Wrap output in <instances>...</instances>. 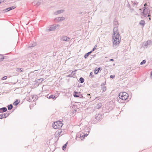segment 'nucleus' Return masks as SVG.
Listing matches in <instances>:
<instances>
[{
  "mask_svg": "<svg viewBox=\"0 0 152 152\" xmlns=\"http://www.w3.org/2000/svg\"><path fill=\"white\" fill-rule=\"evenodd\" d=\"M113 42L114 47L118 45L121 41V38L119 39L120 37L119 32L118 31L117 27H115L113 30Z\"/></svg>",
  "mask_w": 152,
  "mask_h": 152,
  "instance_id": "obj_1",
  "label": "nucleus"
},
{
  "mask_svg": "<svg viewBox=\"0 0 152 152\" xmlns=\"http://www.w3.org/2000/svg\"><path fill=\"white\" fill-rule=\"evenodd\" d=\"M118 96L119 99H118V102L121 103L123 102L122 101L121 102V101L125 100H126L129 97L128 94L126 92H121L118 95Z\"/></svg>",
  "mask_w": 152,
  "mask_h": 152,
  "instance_id": "obj_2",
  "label": "nucleus"
},
{
  "mask_svg": "<svg viewBox=\"0 0 152 152\" xmlns=\"http://www.w3.org/2000/svg\"><path fill=\"white\" fill-rule=\"evenodd\" d=\"M62 121H61V120L54 122L52 124V126L54 129H57L61 128L63 125L62 123Z\"/></svg>",
  "mask_w": 152,
  "mask_h": 152,
  "instance_id": "obj_3",
  "label": "nucleus"
},
{
  "mask_svg": "<svg viewBox=\"0 0 152 152\" xmlns=\"http://www.w3.org/2000/svg\"><path fill=\"white\" fill-rule=\"evenodd\" d=\"M149 13V8L147 7H144L143 12L142 13V15L149 17L150 16Z\"/></svg>",
  "mask_w": 152,
  "mask_h": 152,
  "instance_id": "obj_4",
  "label": "nucleus"
},
{
  "mask_svg": "<svg viewBox=\"0 0 152 152\" xmlns=\"http://www.w3.org/2000/svg\"><path fill=\"white\" fill-rule=\"evenodd\" d=\"M103 118V115L102 114L98 113L96 114L95 116V118L96 120L99 121L101 120Z\"/></svg>",
  "mask_w": 152,
  "mask_h": 152,
  "instance_id": "obj_5",
  "label": "nucleus"
},
{
  "mask_svg": "<svg viewBox=\"0 0 152 152\" xmlns=\"http://www.w3.org/2000/svg\"><path fill=\"white\" fill-rule=\"evenodd\" d=\"M88 134H84L83 135H81V134H78L76 135V137H80V138L81 139V140H83L84 139V138L87 137Z\"/></svg>",
  "mask_w": 152,
  "mask_h": 152,
  "instance_id": "obj_6",
  "label": "nucleus"
},
{
  "mask_svg": "<svg viewBox=\"0 0 152 152\" xmlns=\"http://www.w3.org/2000/svg\"><path fill=\"white\" fill-rule=\"evenodd\" d=\"M47 97L50 99H52L53 100L56 99V98L55 95H50L49 94L47 95Z\"/></svg>",
  "mask_w": 152,
  "mask_h": 152,
  "instance_id": "obj_7",
  "label": "nucleus"
},
{
  "mask_svg": "<svg viewBox=\"0 0 152 152\" xmlns=\"http://www.w3.org/2000/svg\"><path fill=\"white\" fill-rule=\"evenodd\" d=\"M15 8V6H13L12 7H8L4 10L3 11L4 12H7L10 10H13Z\"/></svg>",
  "mask_w": 152,
  "mask_h": 152,
  "instance_id": "obj_8",
  "label": "nucleus"
},
{
  "mask_svg": "<svg viewBox=\"0 0 152 152\" xmlns=\"http://www.w3.org/2000/svg\"><path fill=\"white\" fill-rule=\"evenodd\" d=\"M65 19V18L63 17H58L56 18L55 19V20L56 21V20H58V21H62L63 20H64Z\"/></svg>",
  "mask_w": 152,
  "mask_h": 152,
  "instance_id": "obj_9",
  "label": "nucleus"
},
{
  "mask_svg": "<svg viewBox=\"0 0 152 152\" xmlns=\"http://www.w3.org/2000/svg\"><path fill=\"white\" fill-rule=\"evenodd\" d=\"M70 39L69 37L66 36H63L61 38V39L64 41H68Z\"/></svg>",
  "mask_w": 152,
  "mask_h": 152,
  "instance_id": "obj_10",
  "label": "nucleus"
},
{
  "mask_svg": "<svg viewBox=\"0 0 152 152\" xmlns=\"http://www.w3.org/2000/svg\"><path fill=\"white\" fill-rule=\"evenodd\" d=\"M106 83H103L101 85L102 89V92L105 91L106 90V87L104 86L105 84Z\"/></svg>",
  "mask_w": 152,
  "mask_h": 152,
  "instance_id": "obj_11",
  "label": "nucleus"
},
{
  "mask_svg": "<svg viewBox=\"0 0 152 152\" xmlns=\"http://www.w3.org/2000/svg\"><path fill=\"white\" fill-rule=\"evenodd\" d=\"M64 12V10H58L57 11L54 12V14L55 15H58V14H60Z\"/></svg>",
  "mask_w": 152,
  "mask_h": 152,
  "instance_id": "obj_12",
  "label": "nucleus"
},
{
  "mask_svg": "<svg viewBox=\"0 0 152 152\" xmlns=\"http://www.w3.org/2000/svg\"><path fill=\"white\" fill-rule=\"evenodd\" d=\"M7 111V109L6 107H4L0 108V113H2L6 112Z\"/></svg>",
  "mask_w": 152,
  "mask_h": 152,
  "instance_id": "obj_13",
  "label": "nucleus"
},
{
  "mask_svg": "<svg viewBox=\"0 0 152 152\" xmlns=\"http://www.w3.org/2000/svg\"><path fill=\"white\" fill-rule=\"evenodd\" d=\"M102 69L101 67L96 68L94 70V73L95 74H97L99 71H101Z\"/></svg>",
  "mask_w": 152,
  "mask_h": 152,
  "instance_id": "obj_14",
  "label": "nucleus"
},
{
  "mask_svg": "<svg viewBox=\"0 0 152 152\" xmlns=\"http://www.w3.org/2000/svg\"><path fill=\"white\" fill-rule=\"evenodd\" d=\"M41 3V2L39 1H34L32 2V4L33 5H36L37 6H38L40 5Z\"/></svg>",
  "mask_w": 152,
  "mask_h": 152,
  "instance_id": "obj_15",
  "label": "nucleus"
},
{
  "mask_svg": "<svg viewBox=\"0 0 152 152\" xmlns=\"http://www.w3.org/2000/svg\"><path fill=\"white\" fill-rule=\"evenodd\" d=\"M152 43V42L151 40L147 41L146 42H145L144 45V46L145 47H147V46H148V45H150V44Z\"/></svg>",
  "mask_w": 152,
  "mask_h": 152,
  "instance_id": "obj_16",
  "label": "nucleus"
},
{
  "mask_svg": "<svg viewBox=\"0 0 152 152\" xmlns=\"http://www.w3.org/2000/svg\"><path fill=\"white\" fill-rule=\"evenodd\" d=\"M36 45V42H31L29 46V48L33 47Z\"/></svg>",
  "mask_w": 152,
  "mask_h": 152,
  "instance_id": "obj_17",
  "label": "nucleus"
},
{
  "mask_svg": "<svg viewBox=\"0 0 152 152\" xmlns=\"http://www.w3.org/2000/svg\"><path fill=\"white\" fill-rule=\"evenodd\" d=\"M56 26H54V25H53L51 26L50 28L48 30L49 31H52L56 29Z\"/></svg>",
  "mask_w": 152,
  "mask_h": 152,
  "instance_id": "obj_18",
  "label": "nucleus"
},
{
  "mask_svg": "<svg viewBox=\"0 0 152 152\" xmlns=\"http://www.w3.org/2000/svg\"><path fill=\"white\" fill-rule=\"evenodd\" d=\"M92 52L90 51L89 52H88L87 53H86L84 56V57L86 59L89 56V55L91 54Z\"/></svg>",
  "mask_w": 152,
  "mask_h": 152,
  "instance_id": "obj_19",
  "label": "nucleus"
},
{
  "mask_svg": "<svg viewBox=\"0 0 152 152\" xmlns=\"http://www.w3.org/2000/svg\"><path fill=\"white\" fill-rule=\"evenodd\" d=\"M68 144V142H67L65 144H64L62 147V149L63 150L65 151L66 149V147Z\"/></svg>",
  "mask_w": 152,
  "mask_h": 152,
  "instance_id": "obj_20",
  "label": "nucleus"
},
{
  "mask_svg": "<svg viewBox=\"0 0 152 152\" xmlns=\"http://www.w3.org/2000/svg\"><path fill=\"white\" fill-rule=\"evenodd\" d=\"M145 24V23L144 20H141L139 23V24L142 25L143 26H144Z\"/></svg>",
  "mask_w": 152,
  "mask_h": 152,
  "instance_id": "obj_21",
  "label": "nucleus"
},
{
  "mask_svg": "<svg viewBox=\"0 0 152 152\" xmlns=\"http://www.w3.org/2000/svg\"><path fill=\"white\" fill-rule=\"evenodd\" d=\"M84 81V79L83 77H80L79 79V81L81 83H83Z\"/></svg>",
  "mask_w": 152,
  "mask_h": 152,
  "instance_id": "obj_22",
  "label": "nucleus"
},
{
  "mask_svg": "<svg viewBox=\"0 0 152 152\" xmlns=\"http://www.w3.org/2000/svg\"><path fill=\"white\" fill-rule=\"evenodd\" d=\"M18 99H16L15 101L13 102V104L15 106L17 105L20 102V101L18 102Z\"/></svg>",
  "mask_w": 152,
  "mask_h": 152,
  "instance_id": "obj_23",
  "label": "nucleus"
},
{
  "mask_svg": "<svg viewBox=\"0 0 152 152\" xmlns=\"http://www.w3.org/2000/svg\"><path fill=\"white\" fill-rule=\"evenodd\" d=\"M16 71L17 72H23L24 71V69L23 68H17Z\"/></svg>",
  "mask_w": 152,
  "mask_h": 152,
  "instance_id": "obj_24",
  "label": "nucleus"
},
{
  "mask_svg": "<svg viewBox=\"0 0 152 152\" xmlns=\"http://www.w3.org/2000/svg\"><path fill=\"white\" fill-rule=\"evenodd\" d=\"M62 132L63 131L60 129L58 130L57 132H56V133L57 134L58 136H59L62 133Z\"/></svg>",
  "mask_w": 152,
  "mask_h": 152,
  "instance_id": "obj_25",
  "label": "nucleus"
},
{
  "mask_svg": "<svg viewBox=\"0 0 152 152\" xmlns=\"http://www.w3.org/2000/svg\"><path fill=\"white\" fill-rule=\"evenodd\" d=\"M7 107L8 110H11L13 106L12 104H10L7 105Z\"/></svg>",
  "mask_w": 152,
  "mask_h": 152,
  "instance_id": "obj_26",
  "label": "nucleus"
},
{
  "mask_svg": "<svg viewBox=\"0 0 152 152\" xmlns=\"http://www.w3.org/2000/svg\"><path fill=\"white\" fill-rule=\"evenodd\" d=\"M102 106V103H99L97 104V105L96 106V108L97 109H99Z\"/></svg>",
  "mask_w": 152,
  "mask_h": 152,
  "instance_id": "obj_27",
  "label": "nucleus"
},
{
  "mask_svg": "<svg viewBox=\"0 0 152 152\" xmlns=\"http://www.w3.org/2000/svg\"><path fill=\"white\" fill-rule=\"evenodd\" d=\"M10 113H4L3 114L4 116L3 117V118H5L7 117L9 115H10Z\"/></svg>",
  "mask_w": 152,
  "mask_h": 152,
  "instance_id": "obj_28",
  "label": "nucleus"
},
{
  "mask_svg": "<svg viewBox=\"0 0 152 152\" xmlns=\"http://www.w3.org/2000/svg\"><path fill=\"white\" fill-rule=\"evenodd\" d=\"M4 59V56L0 54V61H3Z\"/></svg>",
  "mask_w": 152,
  "mask_h": 152,
  "instance_id": "obj_29",
  "label": "nucleus"
},
{
  "mask_svg": "<svg viewBox=\"0 0 152 152\" xmlns=\"http://www.w3.org/2000/svg\"><path fill=\"white\" fill-rule=\"evenodd\" d=\"M79 94V93L76 91H74L73 93V95L74 96V97H77V96H77Z\"/></svg>",
  "mask_w": 152,
  "mask_h": 152,
  "instance_id": "obj_30",
  "label": "nucleus"
},
{
  "mask_svg": "<svg viewBox=\"0 0 152 152\" xmlns=\"http://www.w3.org/2000/svg\"><path fill=\"white\" fill-rule=\"evenodd\" d=\"M34 98V95L31 96L30 97H29V99L28 100V101L29 102L32 101V100Z\"/></svg>",
  "mask_w": 152,
  "mask_h": 152,
  "instance_id": "obj_31",
  "label": "nucleus"
},
{
  "mask_svg": "<svg viewBox=\"0 0 152 152\" xmlns=\"http://www.w3.org/2000/svg\"><path fill=\"white\" fill-rule=\"evenodd\" d=\"M77 96V97H79L80 98H83V96L82 95L80 94V93H79V94L77 96Z\"/></svg>",
  "mask_w": 152,
  "mask_h": 152,
  "instance_id": "obj_32",
  "label": "nucleus"
},
{
  "mask_svg": "<svg viewBox=\"0 0 152 152\" xmlns=\"http://www.w3.org/2000/svg\"><path fill=\"white\" fill-rule=\"evenodd\" d=\"M146 61L145 60H143L140 63V64L141 65H142L143 64H145L146 63Z\"/></svg>",
  "mask_w": 152,
  "mask_h": 152,
  "instance_id": "obj_33",
  "label": "nucleus"
},
{
  "mask_svg": "<svg viewBox=\"0 0 152 152\" xmlns=\"http://www.w3.org/2000/svg\"><path fill=\"white\" fill-rule=\"evenodd\" d=\"M89 76L91 78H93L94 77V76L93 75V73L92 72H91L90 73Z\"/></svg>",
  "mask_w": 152,
  "mask_h": 152,
  "instance_id": "obj_34",
  "label": "nucleus"
},
{
  "mask_svg": "<svg viewBox=\"0 0 152 152\" xmlns=\"http://www.w3.org/2000/svg\"><path fill=\"white\" fill-rule=\"evenodd\" d=\"M113 23L115 25L117 26L118 24V22L116 20H115L114 21Z\"/></svg>",
  "mask_w": 152,
  "mask_h": 152,
  "instance_id": "obj_35",
  "label": "nucleus"
},
{
  "mask_svg": "<svg viewBox=\"0 0 152 152\" xmlns=\"http://www.w3.org/2000/svg\"><path fill=\"white\" fill-rule=\"evenodd\" d=\"M97 47V45H96L94 47V48L91 51L92 52L94 51L95 49H96Z\"/></svg>",
  "mask_w": 152,
  "mask_h": 152,
  "instance_id": "obj_36",
  "label": "nucleus"
},
{
  "mask_svg": "<svg viewBox=\"0 0 152 152\" xmlns=\"http://www.w3.org/2000/svg\"><path fill=\"white\" fill-rule=\"evenodd\" d=\"M7 76H4L1 79L2 80H5L7 79Z\"/></svg>",
  "mask_w": 152,
  "mask_h": 152,
  "instance_id": "obj_37",
  "label": "nucleus"
},
{
  "mask_svg": "<svg viewBox=\"0 0 152 152\" xmlns=\"http://www.w3.org/2000/svg\"><path fill=\"white\" fill-rule=\"evenodd\" d=\"M138 3L137 2V1H134L133 4V6H134L137 5V4H138Z\"/></svg>",
  "mask_w": 152,
  "mask_h": 152,
  "instance_id": "obj_38",
  "label": "nucleus"
},
{
  "mask_svg": "<svg viewBox=\"0 0 152 152\" xmlns=\"http://www.w3.org/2000/svg\"><path fill=\"white\" fill-rule=\"evenodd\" d=\"M33 101H36L37 99L36 96L34 95V98L33 99Z\"/></svg>",
  "mask_w": 152,
  "mask_h": 152,
  "instance_id": "obj_39",
  "label": "nucleus"
},
{
  "mask_svg": "<svg viewBox=\"0 0 152 152\" xmlns=\"http://www.w3.org/2000/svg\"><path fill=\"white\" fill-rule=\"evenodd\" d=\"M72 74H69V75H68L67 76V77H73V75H72Z\"/></svg>",
  "mask_w": 152,
  "mask_h": 152,
  "instance_id": "obj_40",
  "label": "nucleus"
},
{
  "mask_svg": "<svg viewBox=\"0 0 152 152\" xmlns=\"http://www.w3.org/2000/svg\"><path fill=\"white\" fill-rule=\"evenodd\" d=\"M115 77V75H110V78H112V79H113Z\"/></svg>",
  "mask_w": 152,
  "mask_h": 152,
  "instance_id": "obj_41",
  "label": "nucleus"
},
{
  "mask_svg": "<svg viewBox=\"0 0 152 152\" xmlns=\"http://www.w3.org/2000/svg\"><path fill=\"white\" fill-rule=\"evenodd\" d=\"M44 80V79H43V78L39 79L38 80H39V81H41V82L43 81V80Z\"/></svg>",
  "mask_w": 152,
  "mask_h": 152,
  "instance_id": "obj_42",
  "label": "nucleus"
},
{
  "mask_svg": "<svg viewBox=\"0 0 152 152\" xmlns=\"http://www.w3.org/2000/svg\"><path fill=\"white\" fill-rule=\"evenodd\" d=\"M3 118V115L0 114V119H2Z\"/></svg>",
  "mask_w": 152,
  "mask_h": 152,
  "instance_id": "obj_43",
  "label": "nucleus"
},
{
  "mask_svg": "<svg viewBox=\"0 0 152 152\" xmlns=\"http://www.w3.org/2000/svg\"><path fill=\"white\" fill-rule=\"evenodd\" d=\"M5 1V0H0V4Z\"/></svg>",
  "mask_w": 152,
  "mask_h": 152,
  "instance_id": "obj_44",
  "label": "nucleus"
},
{
  "mask_svg": "<svg viewBox=\"0 0 152 152\" xmlns=\"http://www.w3.org/2000/svg\"><path fill=\"white\" fill-rule=\"evenodd\" d=\"M109 61H114V60L113 59H111L109 60Z\"/></svg>",
  "mask_w": 152,
  "mask_h": 152,
  "instance_id": "obj_45",
  "label": "nucleus"
},
{
  "mask_svg": "<svg viewBox=\"0 0 152 152\" xmlns=\"http://www.w3.org/2000/svg\"><path fill=\"white\" fill-rule=\"evenodd\" d=\"M151 77H152V71H151Z\"/></svg>",
  "mask_w": 152,
  "mask_h": 152,
  "instance_id": "obj_46",
  "label": "nucleus"
},
{
  "mask_svg": "<svg viewBox=\"0 0 152 152\" xmlns=\"http://www.w3.org/2000/svg\"><path fill=\"white\" fill-rule=\"evenodd\" d=\"M147 5L146 3H145V4H144V7H145V6H147Z\"/></svg>",
  "mask_w": 152,
  "mask_h": 152,
  "instance_id": "obj_47",
  "label": "nucleus"
},
{
  "mask_svg": "<svg viewBox=\"0 0 152 152\" xmlns=\"http://www.w3.org/2000/svg\"><path fill=\"white\" fill-rule=\"evenodd\" d=\"M55 137H58V136L57 135V134H55Z\"/></svg>",
  "mask_w": 152,
  "mask_h": 152,
  "instance_id": "obj_48",
  "label": "nucleus"
},
{
  "mask_svg": "<svg viewBox=\"0 0 152 152\" xmlns=\"http://www.w3.org/2000/svg\"><path fill=\"white\" fill-rule=\"evenodd\" d=\"M149 19L150 20H151V18H149Z\"/></svg>",
  "mask_w": 152,
  "mask_h": 152,
  "instance_id": "obj_49",
  "label": "nucleus"
},
{
  "mask_svg": "<svg viewBox=\"0 0 152 152\" xmlns=\"http://www.w3.org/2000/svg\"><path fill=\"white\" fill-rule=\"evenodd\" d=\"M76 71H77V70H75L74 72H76Z\"/></svg>",
  "mask_w": 152,
  "mask_h": 152,
  "instance_id": "obj_50",
  "label": "nucleus"
},
{
  "mask_svg": "<svg viewBox=\"0 0 152 152\" xmlns=\"http://www.w3.org/2000/svg\"><path fill=\"white\" fill-rule=\"evenodd\" d=\"M75 73H73V75H75Z\"/></svg>",
  "mask_w": 152,
  "mask_h": 152,
  "instance_id": "obj_51",
  "label": "nucleus"
},
{
  "mask_svg": "<svg viewBox=\"0 0 152 152\" xmlns=\"http://www.w3.org/2000/svg\"><path fill=\"white\" fill-rule=\"evenodd\" d=\"M88 95L89 96L90 95V94H88Z\"/></svg>",
  "mask_w": 152,
  "mask_h": 152,
  "instance_id": "obj_52",
  "label": "nucleus"
},
{
  "mask_svg": "<svg viewBox=\"0 0 152 152\" xmlns=\"http://www.w3.org/2000/svg\"><path fill=\"white\" fill-rule=\"evenodd\" d=\"M95 122V123H97V121H96V122Z\"/></svg>",
  "mask_w": 152,
  "mask_h": 152,
  "instance_id": "obj_53",
  "label": "nucleus"
},
{
  "mask_svg": "<svg viewBox=\"0 0 152 152\" xmlns=\"http://www.w3.org/2000/svg\"><path fill=\"white\" fill-rule=\"evenodd\" d=\"M95 55H94V56H95Z\"/></svg>",
  "mask_w": 152,
  "mask_h": 152,
  "instance_id": "obj_54",
  "label": "nucleus"
},
{
  "mask_svg": "<svg viewBox=\"0 0 152 152\" xmlns=\"http://www.w3.org/2000/svg\"><path fill=\"white\" fill-rule=\"evenodd\" d=\"M59 26V25H57V26Z\"/></svg>",
  "mask_w": 152,
  "mask_h": 152,
  "instance_id": "obj_55",
  "label": "nucleus"
},
{
  "mask_svg": "<svg viewBox=\"0 0 152 152\" xmlns=\"http://www.w3.org/2000/svg\"><path fill=\"white\" fill-rule=\"evenodd\" d=\"M88 133H89V131H88Z\"/></svg>",
  "mask_w": 152,
  "mask_h": 152,
  "instance_id": "obj_56",
  "label": "nucleus"
}]
</instances>
